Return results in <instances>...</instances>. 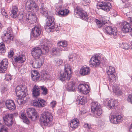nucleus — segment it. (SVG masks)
Returning a JSON list of instances; mask_svg holds the SVG:
<instances>
[{"label":"nucleus","mask_w":132,"mask_h":132,"mask_svg":"<svg viewBox=\"0 0 132 132\" xmlns=\"http://www.w3.org/2000/svg\"><path fill=\"white\" fill-rule=\"evenodd\" d=\"M50 42L46 39L41 41L40 47H36L31 50L32 56L35 59H39L42 53L45 54L49 51V48L47 45Z\"/></svg>","instance_id":"f257e3e1"},{"label":"nucleus","mask_w":132,"mask_h":132,"mask_svg":"<svg viewBox=\"0 0 132 132\" xmlns=\"http://www.w3.org/2000/svg\"><path fill=\"white\" fill-rule=\"evenodd\" d=\"M41 5L40 8V13L48 19L44 26L45 30L48 32L53 31L55 28V19L54 17L50 16L48 15L47 8L44 6V4L41 3Z\"/></svg>","instance_id":"f03ea898"},{"label":"nucleus","mask_w":132,"mask_h":132,"mask_svg":"<svg viewBox=\"0 0 132 132\" xmlns=\"http://www.w3.org/2000/svg\"><path fill=\"white\" fill-rule=\"evenodd\" d=\"M15 92L17 96L20 97L19 98L17 99L18 103L19 105H23L27 100L26 96L27 92L26 87L21 85L18 86L16 87Z\"/></svg>","instance_id":"7ed1b4c3"},{"label":"nucleus","mask_w":132,"mask_h":132,"mask_svg":"<svg viewBox=\"0 0 132 132\" xmlns=\"http://www.w3.org/2000/svg\"><path fill=\"white\" fill-rule=\"evenodd\" d=\"M57 45L61 47L59 48H52L51 51V53L52 55H60L59 50L61 51H67L68 50L67 47L68 44L66 41H61L57 43Z\"/></svg>","instance_id":"20e7f679"},{"label":"nucleus","mask_w":132,"mask_h":132,"mask_svg":"<svg viewBox=\"0 0 132 132\" xmlns=\"http://www.w3.org/2000/svg\"><path fill=\"white\" fill-rule=\"evenodd\" d=\"M90 65L93 66H99L100 64L103 65H106L107 62L106 61L98 54H96L93 56L90 59L89 62Z\"/></svg>","instance_id":"39448f33"},{"label":"nucleus","mask_w":132,"mask_h":132,"mask_svg":"<svg viewBox=\"0 0 132 132\" xmlns=\"http://www.w3.org/2000/svg\"><path fill=\"white\" fill-rule=\"evenodd\" d=\"M13 35L12 29L11 27H8L4 31L2 39L4 42L9 44L13 40Z\"/></svg>","instance_id":"423d86ee"},{"label":"nucleus","mask_w":132,"mask_h":132,"mask_svg":"<svg viewBox=\"0 0 132 132\" xmlns=\"http://www.w3.org/2000/svg\"><path fill=\"white\" fill-rule=\"evenodd\" d=\"M41 119L42 124L45 126H49L53 120V117L51 113L46 111L42 113Z\"/></svg>","instance_id":"0eeeda50"},{"label":"nucleus","mask_w":132,"mask_h":132,"mask_svg":"<svg viewBox=\"0 0 132 132\" xmlns=\"http://www.w3.org/2000/svg\"><path fill=\"white\" fill-rule=\"evenodd\" d=\"M74 13L75 15H78L80 18L82 20L87 21L88 16L87 13L79 6H77L75 9Z\"/></svg>","instance_id":"6e6552de"},{"label":"nucleus","mask_w":132,"mask_h":132,"mask_svg":"<svg viewBox=\"0 0 132 132\" xmlns=\"http://www.w3.org/2000/svg\"><path fill=\"white\" fill-rule=\"evenodd\" d=\"M97 7L98 9H101L108 12L111 9L112 6L110 3L101 1L97 3Z\"/></svg>","instance_id":"1a4fd4ad"},{"label":"nucleus","mask_w":132,"mask_h":132,"mask_svg":"<svg viewBox=\"0 0 132 132\" xmlns=\"http://www.w3.org/2000/svg\"><path fill=\"white\" fill-rule=\"evenodd\" d=\"M69 10L67 9L63 6L60 5L57 6L55 9V14L60 17H65L68 14Z\"/></svg>","instance_id":"9d476101"},{"label":"nucleus","mask_w":132,"mask_h":132,"mask_svg":"<svg viewBox=\"0 0 132 132\" xmlns=\"http://www.w3.org/2000/svg\"><path fill=\"white\" fill-rule=\"evenodd\" d=\"M109 20V17L105 16H102L101 18L100 21L96 19L95 20V22L98 28H101L105 26L106 24L110 22Z\"/></svg>","instance_id":"9b49d317"},{"label":"nucleus","mask_w":132,"mask_h":132,"mask_svg":"<svg viewBox=\"0 0 132 132\" xmlns=\"http://www.w3.org/2000/svg\"><path fill=\"white\" fill-rule=\"evenodd\" d=\"M92 112L96 114L98 116L100 115L102 113L101 107L97 102H93L91 104Z\"/></svg>","instance_id":"f8f14e48"},{"label":"nucleus","mask_w":132,"mask_h":132,"mask_svg":"<svg viewBox=\"0 0 132 132\" xmlns=\"http://www.w3.org/2000/svg\"><path fill=\"white\" fill-rule=\"evenodd\" d=\"M104 32L111 36L113 35L114 38H116L118 36L117 30L116 27L113 28L111 26H106L104 30Z\"/></svg>","instance_id":"ddd939ff"},{"label":"nucleus","mask_w":132,"mask_h":132,"mask_svg":"<svg viewBox=\"0 0 132 132\" xmlns=\"http://www.w3.org/2000/svg\"><path fill=\"white\" fill-rule=\"evenodd\" d=\"M27 113L28 118L32 120H35L39 117L36 110L33 108H29L27 110Z\"/></svg>","instance_id":"4468645a"},{"label":"nucleus","mask_w":132,"mask_h":132,"mask_svg":"<svg viewBox=\"0 0 132 132\" xmlns=\"http://www.w3.org/2000/svg\"><path fill=\"white\" fill-rule=\"evenodd\" d=\"M26 8L28 10L31 9L34 10V11L37 12L38 10V7L37 4L35 2L32 0H29L26 4Z\"/></svg>","instance_id":"2eb2a0df"},{"label":"nucleus","mask_w":132,"mask_h":132,"mask_svg":"<svg viewBox=\"0 0 132 132\" xmlns=\"http://www.w3.org/2000/svg\"><path fill=\"white\" fill-rule=\"evenodd\" d=\"M13 115L12 114H6L3 117V120L5 124L8 126H11L13 122Z\"/></svg>","instance_id":"dca6fc26"},{"label":"nucleus","mask_w":132,"mask_h":132,"mask_svg":"<svg viewBox=\"0 0 132 132\" xmlns=\"http://www.w3.org/2000/svg\"><path fill=\"white\" fill-rule=\"evenodd\" d=\"M42 32V29L40 27L35 26L32 29L31 36L35 38H37L41 34Z\"/></svg>","instance_id":"f3484780"},{"label":"nucleus","mask_w":132,"mask_h":132,"mask_svg":"<svg viewBox=\"0 0 132 132\" xmlns=\"http://www.w3.org/2000/svg\"><path fill=\"white\" fill-rule=\"evenodd\" d=\"M120 26L123 32L127 33L131 32L132 30L130 24L126 22H122L120 24Z\"/></svg>","instance_id":"a211bd4d"},{"label":"nucleus","mask_w":132,"mask_h":132,"mask_svg":"<svg viewBox=\"0 0 132 132\" xmlns=\"http://www.w3.org/2000/svg\"><path fill=\"white\" fill-rule=\"evenodd\" d=\"M26 20L27 21L31 24H34L37 20V17L35 14L30 13L27 14Z\"/></svg>","instance_id":"6ab92c4d"},{"label":"nucleus","mask_w":132,"mask_h":132,"mask_svg":"<svg viewBox=\"0 0 132 132\" xmlns=\"http://www.w3.org/2000/svg\"><path fill=\"white\" fill-rule=\"evenodd\" d=\"M14 60L15 62H18L19 63H23L26 60L25 57L23 54H21L18 56L14 57Z\"/></svg>","instance_id":"aec40b11"},{"label":"nucleus","mask_w":132,"mask_h":132,"mask_svg":"<svg viewBox=\"0 0 132 132\" xmlns=\"http://www.w3.org/2000/svg\"><path fill=\"white\" fill-rule=\"evenodd\" d=\"M5 105L7 108L10 110H14L15 108V104L12 100H7L5 102Z\"/></svg>","instance_id":"412c9836"},{"label":"nucleus","mask_w":132,"mask_h":132,"mask_svg":"<svg viewBox=\"0 0 132 132\" xmlns=\"http://www.w3.org/2000/svg\"><path fill=\"white\" fill-rule=\"evenodd\" d=\"M32 94L33 96L35 97L39 95L40 90L38 86L36 85L34 86L32 89Z\"/></svg>","instance_id":"4be33fe9"},{"label":"nucleus","mask_w":132,"mask_h":132,"mask_svg":"<svg viewBox=\"0 0 132 132\" xmlns=\"http://www.w3.org/2000/svg\"><path fill=\"white\" fill-rule=\"evenodd\" d=\"M90 69L88 67H85L81 68L79 71L80 74L81 76H85L90 73Z\"/></svg>","instance_id":"5701e85b"},{"label":"nucleus","mask_w":132,"mask_h":132,"mask_svg":"<svg viewBox=\"0 0 132 132\" xmlns=\"http://www.w3.org/2000/svg\"><path fill=\"white\" fill-rule=\"evenodd\" d=\"M75 85L73 81L68 83L66 86L67 90L70 91H74L76 88Z\"/></svg>","instance_id":"b1692460"},{"label":"nucleus","mask_w":132,"mask_h":132,"mask_svg":"<svg viewBox=\"0 0 132 132\" xmlns=\"http://www.w3.org/2000/svg\"><path fill=\"white\" fill-rule=\"evenodd\" d=\"M70 122V126L73 129L77 128L79 124V120L77 119L72 120Z\"/></svg>","instance_id":"393cba45"},{"label":"nucleus","mask_w":132,"mask_h":132,"mask_svg":"<svg viewBox=\"0 0 132 132\" xmlns=\"http://www.w3.org/2000/svg\"><path fill=\"white\" fill-rule=\"evenodd\" d=\"M118 105V102L114 100H111L109 101L108 105L110 109L114 108L115 106H116Z\"/></svg>","instance_id":"a878e982"},{"label":"nucleus","mask_w":132,"mask_h":132,"mask_svg":"<svg viewBox=\"0 0 132 132\" xmlns=\"http://www.w3.org/2000/svg\"><path fill=\"white\" fill-rule=\"evenodd\" d=\"M18 11V9L17 7L16 6H14L11 10V16L14 18H16L17 16V12Z\"/></svg>","instance_id":"bb28decb"},{"label":"nucleus","mask_w":132,"mask_h":132,"mask_svg":"<svg viewBox=\"0 0 132 132\" xmlns=\"http://www.w3.org/2000/svg\"><path fill=\"white\" fill-rule=\"evenodd\" d=\"M65 72L68 75V79H70L72 73V70L70 67H65L64 68Z\"/></svg>","instance_id":"cd10ccee"},{"label":"nucleus","mask_w":132,"mask_h":132,"mask_svg":"<svg viewBox=\"0 0 132 132\" xmlns=\"http://www.w3.org/2000/svg\"><path fill=\"white\" fill-rule=\"evenodd\" d=\"M68 76L67 75L66 73L65 72L61 71L60 72L59 78L62 81H65L66 80H69V79H68Z\"/></svg>","instance_id":"c85d7f7f"},{"label":"nucleus","mask_w":132,"mask_h":132,"mask_svg":"<svg viewBox=\"0 0 132 132\" xmlns=\"http://www.w3.org/2000/svg\"><path fill=\"white\" fill-rule=\"evenodd\" d=\"M68 58L69 61H75L77 60V55L75 53L70 54L68 56Z\"/></svg>","instance_id":"c756f323"},{"label":"nucleus","mask_w":132,"mask_h":132,"mask_svg":"<svg viewBox=\"0 0 132 132\" xmlns=\"http://www.w3.org/2000/svg\"><path fill=\"white\" fill-rule=\"evenodd\" d=\"M31 65L32 66H42L43 65V63L41 61H38L35 60V61H31L30 62Z\"/></svg>","instance_id":"7c9ffc66"},{"label":"nucleus","mask_w":132,"mask_h":132,"mask_svg":"<svg viewBox=\"0 0 132 132\" xmlns=\"http://www.w3.org/2000/svg\"><path fill=\"white\" fill-rule=\"evenodd\" d=\"M5 46L4 43L2 42L0 43V54H2L5 52Z\"/></svg>","instance_id":"2f4dec72"},{"label":"nucleus","mask_w":132,"mask_h":132,"mask_svg":"<svg viewBox=\"0 0 132 132\" xmlns=\"http://www.w3.org/2000/svg\"><path fill=\"white\" fill-rule=\"evenodd\" d=\"M38 102L39 104V107H43L45 105L46 102L44 100L41 99L40 98H38Z\"/></svg>","instance_id":"473e14b6"},{"label":"nucleus","mask_w":132,"mask_h":132,"mask_svg":"<svg viewBox=\"0 0 132 132\" xmlns=\"http://www.w3.org/2000/svg\"><path fill=\"white\" fill-rule=\"evenodd\" d=\"M110 120L111 122L114 124H117V122L116 116L111 115L110 116Z\"/></svg>","instance_id":"72a5a7b5"},{"label":"nucleus","mask_w":132,"mask_h":132,"mask_svg":"<svg viewBox=\"0 0 132 132\" xmlns=\"http://www.w3.org/2000/svg\"><path fill=\"white\" fill-rule=\"evenodd\" d=\"M84 88L82 89V92L84 94H86L89 92V91L88 89L89 88V86L87 85H85L84 87Z\"/></svg>","instance_id":"f704fd0d"},{"label":"nucleus","mask_w":132,"mask_h":132,"mask_svg":"<svg viewBox=\"0 0 132 132\" xmlns=\"http://www.w3.org/2000/svg\"><path fill=\"white\" fill-rule=\"evenodd\" d=\"M113 91L115 94L121 95L122 94V92L119 90L118 87H116L114 86L113 87Z\"/></svg>","instance_id":"c9c22d12"},{"label":"nucleus","mask_w":132,"mask_h":132,"mask_svg":"<svg viewBox=\"0 0 132 132\" xmlns=\"http://www.w3.org/2000/svg\"><path fill=\"white\" fill-rule=\"evenodd\" d=\"M20 118H22L23 119V121L25 123L27 124H28L29 123V120L26 116L25 114L24 113H21Z\"/></svg>","instance_id":"e433bc0d"},{"label":"nucleus","mask_w":132,"mask_h":132,"mask_svg":"<svg viewBox=\"0 0 132 132\" xmlns=\"http://www.w3.org/2000/svg\"><path fill=\"white\" fill-rule=\"evenodd\" d=\"M109 67V69L107 72V73L108 75L113 74L115 71L114 68L113 67Z\"/></svg>","instance_id":"4c0bfd02"},{"label":"nucleus","mask_w":132,"mask_h":132,"mask_svg":"<svg viewBox=\"0 0 132 132\" xmlns=\"http://www.w3.org/2000/svg\"><path fill=\"white\" fill-rule=\"evenodd\" d=\"M8 62L7 59H4L0 63V66H6L8 65Z\"/></svg>","instance_id":"58836bf2"},{"label":"nucleus","mask_w":132,"mask_h":132,"mask_svg":"<svg viewBox=\"0 0 132 132\" xmlns=\"http://www.w3.org/2000/svg\"><path fill=\"white\" fill-rule=\"evenodd\" d=\"M41 90L43 91L42 93L44 95H46L47 94L48 90L47 88L44 86L40 87Z\"/></svg>","instance_id":"ea45409f"},{"label":"nucleus","mask_w":132,"mask_h":132,"mask_svg":"<svg viewBox=\"0 0 132 132\" xmlns=\"http://www.w3.org/2000/svg\"><path fill=\"white\" fill-rule=\"evenodd\" d=\"M42 77L43 78L44 80L47 79L49 77L48 74L45 71H43L42 72Z\"/></svg>","instance_id":"a19ab883"},{"label":"nucleus","mask_w":132,"mask_h":132,"mask_svg":"<svg viewBox=\"0 0 132 132\" xmlns=\"http://www.w3.org/2000/svg\"><path fill=\"white\" fill-rule=\"evenodd\" d=\"M109 75V79L110 81L111 82H114L116 80V79L115 78V75L114 74V73L110 75Z\"/></svg>","instance_id":"79ce46f5"},{"label":"nucleus","mask_w":132,"mask_h":132,"mask_svg":"<svg viewBox=\"0 0 132 132\" xmlns=\"http://www.w3.org/2000/svg\"><path fill=\"white\" fill-rule=\"evenodd\" d=\"M120 45L121 47L124 49H128L129 47V45L127 43H122V44Z\"/></svg>","instance_id":"37998d69"},{"label":"nucleus","mask_w":132,"mask_h":132,"mask_svg":"<svg viewBox=\"0 0 132 132\" xmlns=\"http://www.w3.org/2000/svg\"><path fill=\"white\" fill-rule=\"evenodd\" d=\"M91 1V0H82V2L83 5L86 6L88 5Z\"/></svg>","instance_id":"c03bdc74"},{"label":"nucleus","mask_w":132,"mask_h":132,"mask_svg":"<svg viewBox=\"0 0 132 132\" xmlns=\"http://www.w3.org/2000/svg\"><path fill=\"white\" fill-rule=\"evenodd\" d=\"M57 66H60V65H63V63L61 60H58L56 61V60H55Z\"/></svg>","instance_id":"a18cd8bd"},{"label":"nucleus","mask_w":132,"mask_h":132,"mask_svg":"<svg viewBox=\"0 0 132 132\" xmlns=\"http://www.w3.org/2000/svg\"><path fill=\"white\" fill-rule=\"evenodd\" d=\"M1 13L3 15L5 16V18H6L8 17V16L6 12L5 11V9H2Z\"/></svg>","instance_id":"49530a36"},{"label":"nucleus","mask_w":132,"mask_h":132,"mask_svg":"<svg viewBox=\"0 0 132 132\" xmlns=\"http://www.w3.org/2000/svg\"><path fill=\"white\" fill-rule=\"evenodd\" d=\"M40 77L39 74H38V75L35 76H32V78L34 81H36L39 79Z\"/></svg>","instance_id":"de8ad7c7"},{"label":"nucleus","mask_w":132,"mask_h":132,"mask_svg":"<svg viewBox=\"0 0 132 132\" xmlns=\"http://www.w3.org/2000/svg\"><path fill=\"white\" fill-rule=\"evenodd\" d=\"M117 118V123L119 122L122 121L123 120V118L120 115H118L117 116H116Z\"/></svg>","instance_id":"09e8293b"},{"label":"nucleus","mask_w":132,"mask_h":132,"mask_svg":"<svg viewBox=\"0 0 132 132\" xmlns=\"http://www.w3.org/2000/svg\"><path fill=\"white\" fill-rule=\"evenodd\" d=\"M7 69L6 67H0V73L4 72Z\"/></svg>","instance_id":"8fccbe9b"},{"label":"nucleus","mask_w":132,"mask_h":132,"mask_svg":"<svg viewBox=\"0 0 132 132\" xmlns=\"http://www.w3.org/2000/svg\"><path fill=\"white\" fill-rule=\"evenodd\" d=\"M77 103H78V104H80L81 105H83L85 104V101L83 100H82L81 98V100L78 99V100H77Z\"/></svg>","instance_id":"3c124183"},{"label":"nucleus","mask_w":132,"mask_h":132,"mask_svg":"<svg viewBox=\"0 0 132 132\" xmlns=\"http://www.w3.org/2000/svg\"><path fill=\"white\" fill-rule=\"evenodd\" d=\"M5 79L8 81L11 80L12 79L10 75H6L5 76Z\"/></svg>","instance_id":"603ef678"},{"label":"nucleus","mask_w":132,"mask_h":132,"mask_svg":"<svg viewBox=\"0 0 132 132\" xmlns=\"http://www.w3.org/2000/svg\"><path fill=\"white\" fill-rule=\"evenodd\" d=\"M14 54V52L13 51L11 50L8 54V56L9 58H11L13 56Z\"/></svg>","instance_id":"864d4df0"},{"label":"nucleus","mask_w":132,"mask_h":132,"mask_svg":"<svg viewBox=\"0 0 132 132\" xmlns=\"http://www.w3.org/2000/svg\"><path fill=\"white\" fill-rule=\"evenodd\" d=\"M132 95L130 94L128 96L127 98V100L128 102H130L132 104Z\"/></svg>","instance_id":"5fc2aeb1"},{"label":"nucleus","mask_w":132,"mask_h":132,"mask_svg":"<svg viewBox=\"0 0 132 132\" xmlns=\"http://www.w3.org/2000/svg\"><path fill=\"white\" fill-rule=\"evenodd\" d=\"M85 85L81 84L80 85L78 86V88L79 90L81 92H82V89L84 88V87Z\"/></svg>","instance_id":"6e6d98bb"},{"label":"nucleus","mask_w":132,"mask_h":132,"mask_svg":"<svg viewBox=\"0 0 132 132\" xmlns=\"http://www.w3.org/2000/svg\"><path fill=\"white\" fill-rule=\"evenodd\" d=\"M39 74L38 73V72L36 71H34L31 74V77L36 76Z\"/></svg>","instance_id":"4d7b16f0"},{"label":"nucleus","mask_w":132,"mask_h":132,"mask_svg":"<svg viewBox=\"0 0 132 132\" xmlns=\"http://www.w3.org/2000/svg\"><path fill=\"white\" fill-rule=\"evenodd\" d=\"M19 70H20V71L21 74L24 73L26 72V69L25 68H22L21 69H20V68H19Z\"/></svg>","instance_id":"13d9d810"},{"label":"nucleus","mask_w":132,"mask_h":132,"mask_svg":"<svg viewBox=\"0 0 132 132\" xmlns=\"http://www.w3.org/2000/svg\"><path fill=\"white\" fill-rule=\"evenodd\" d=\"M37 100H38L37 99ZM33 105L35 106L39 107V102H38V100H37V101H36L35 102H33Z\"/></svg>","instance_id":"bf43d9fd"},{"label":"nucleus","mask_w":132,"mask_h":132,"mask_svg":"<svg viewBox=\"0 0 132 132\" xmlns=\"http://www.w3.org/2000/svg\"><path fill=\"white\" fill-rule=\"evenodd\" d=\"M84 127L85 128H88L89 129L91 128V127L90 125L88 123H85L84 125Z\"/></svg>","instance_id":"052dcab7"},{"label":"nucleus","mask_w":132,"mask_h":132,"mask_svg":"<svg viewBox=\"0 0 132 132\" xmlns=\"http://www.w3.org/2000/svg\"><path fill=\"white\" fill-rule=\"evenodd\" d=\"M111 15L115 16H116V14H117V12L115 10H113L111 12Z\"/></svg>","instance_id":"680f3d73"},{"label":"nucleus","mask_w":132,"mask_h":132,"mask_svg":"<svg viewBox=\"0 0 132 132\" xmlns=\"http://www.w3.org/2000/svg\"><path fill=\"white\" fill-rule=\"evenodd\" d=\"M7 128L3 127L1 129L0 132H7Z\"/></svg>","instance_id":"e2e57ef3"},{"label":"nucleus","mask_w":132,"mask_h":132,"mask_svg":"<svg viewBox=\"0 0 132 132\" xmlns=\"http://www.w3.org/2000/svg\"><path fill=\"white\" fill-rule=\"evenodd\" d=\"M56 104V101H54L51 103V105L52 107H54L55 106V105Z\"/></svg>","instance_id":"0e129e2a"},{"label":"nucleus","mask_w":132,"mask_h":132,"mask_svg":"<svg viewBox=\"0 0 132 132\" xmlns=\"http://www.w3.org/2000/svg\"><path fill=\"white\" fill-rule=\"evenodd\" d=\"M60 29V27L57 26L55 29V30L57 32H59Z\"/></svg>","instance_id":"69168bd1"},{"label":"nucleus","mask_w":132,"mask_h":132,"mask_svg":"<svg viewBox=\"0 0 132 132\" xmlns=\"http://www.w3.org/2000/svg\"><path fill=\"white\" fill-rule=\"evenodd\" d=\"M128 20H129L130 22H132V19L131 17L129 16Z\"/></svg>","instance_id":"338daca9"},{"label":"nucleus","mask_w":132,"mask_h":132,"mask_svg":"<svg viewBox=\"0 0 132 132\" xmlns=\"http://www.w3.org/2000/svg\"><path fill=\"white\" fill-rule=\"evenodd\" d=\"M132 125V124H131V126L129 128V131L130 132H132V127L131 126V125Z\"/></svg>","instance_id":"774afa93"}]
</instances>
